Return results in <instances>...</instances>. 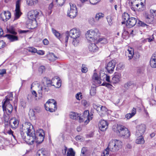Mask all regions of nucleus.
<instances>
[{"mask_svg": "<svg viewBox=\"0 0 156 156\" xmlns=\"http://www.w3.org/2000/svg\"><path fill=\"white\" fill-rule=\"evenodd\" d=\"M22 128L23 132H26L27 135V136L23 135L22 136V138L28 144L31 145L35 141L37 143L40 144L43 141L45 134L43 129H40L37 130L38 136L36 139L34 129L30 123L25 122L23 125Z\"/></svg>", "mask_w": 156, "mask_h": 156, "instance_id": "obj_1", "label": "nucleus"}, {"mask_svg": "<svg viewBox=\"0 0 156 156\" xmlns=\"http://www.w3.org/2000/svg\"><path fill=\"white\" fill-rule=\"evenodd\" d=\"M66 37L65 42L66 45L68 43L69 36L73 39L72 44L75 47L78 46L80 40L81 32L78 29L73 28L69 31H67L66 32Z\"/></svg>", "mask_w": 156, "mask_h": 156, "instance_id": "obj_2", "label": "nucleus"}, {"mask_svg": "<svg viewBox=\"0 0 156 156\" xmlns=\"http://www.w3.org/2000/svg\"><path fill=\"white\" fill-rule=\"evenodd\" d=\"M42 83L44 87L41 85L37 82L33 83L31 85V88L34 87L37 88L38 93L40 94L39 98V99H41L42 98L43 92H48L49 90L48 87L51 85L54 86L52 84V81L46 77L44 78L42 80Z\"/></svg>", "mask_w": 156, "mask_h": 156, "instance_id": "obj_3", "label": "nucleus"}, {"mask_svg": "<svg viewBox=\"0 0 156 156\" xmlns=\"http://www.w3.org/2000/svg\"><path fill=\"white\" fill-rule=\"evenodd\" d=\"M69 116L71 119L78 120L80 122H83L85 125H87L92 118V115H89L88 110L85 111L83 115L81 117L80 116V114L73 112H70Z\"/></svg>", "mask_w": 156, "mask_h": 156, "instance_id": "obj_4", "label": "nucleus"}, {"mask_svg": "<svg viewBox=\"0 0 156 156\" xmlns=\"http://www.w3.org/2000/svg\"><path fill=\"white\" fill-rule=\"evenodd\" d=\"M13 95L12 93H10L8 95L5 97V98L2 101V107L3 112L6 113L7 115H9L12 112L13 109L12 105L10 103V101L12 100Z\"/></svg>", "mask_w": 156, "mask_h": 156, "instance_id": "obj_5", "label": "nucleus"}, {"mask_svg": "<svg viewBox=\"0 0 156 156\" xmlns=\"http://www.w3.org/2000/svg\"><path fill=\"white\" fill-rule=\"evenodd\" d=\"M116 130L113 128L114 131H116L118 134L120 136L124 138L129 137L130 135L127 128L124 126L121 125H117L116 127Z\"/></svg>", "mask_w": 156, "mask_h": 156, "instance_id": "obj_6", "label": "nucleus"}, {"mask_svg": "<svg viewBox=\"0 0 156 156\" xmlns=\"http://www.w3.org/2000/svg\"><path fill=\"white\" fill-rule=\"evenodd\" d=\"M122 142L117 140H112L109 142L107 148L110 151H116L121 147Z\"/></svg>", "mask_w": 156, "mask_h": 156, "instance_id": "obj_7", "label": "nucleus"}, {"mask_svg": "<svg viewBox=\"0 0 156 156\" xmlns=\"http://www.w3.org/2000/svg\"><path fill=\"white\" fill-rule=\"evenodd\" d=\"M85 36L87 39L90 41L97 40L99 37L98 30L97 29L89 30L87 31Z\"/></svg>", "mask_w": 156, "mask_h": 156, "instance_id": "obj_8", "label": "nucleus"}, {"mask_svg": "<svg viewBox=\"0 0 156 156\" xmlns=\"http://www.w3.org/2000/svg\"><path fill=\"white\" fill-rule=\"evenodd\" d=\"M41 14V12L37 10H31L28 13V18L32 21L36 23V19L38 18Z\"/></svg>", "mask_w": 156, "mask_h": 156, "instance_id": "obj_9", "label": "nucleus"}, {"mask_svg": "<svg viewBox=\"0 0 156 156\" xmlns=\"http://www.w3.org/2000/svg\"><path fill=\"white\" fill-rule=\"evenodd\" d=\"M70 9L67 11L68 16L71 18H74L77 14V8L75 5L70 4Z\"/></svg>", "mask_w": 156, "mask_h": 156, "instance_id": "obj_10", "label": "nucleus"}, {"mask_svg": "<svg viewBox=\"0 0 156 156\" xmlns=\"http://www.w3.org/2000/svg\"><path fill=\"white\" fill-rule=\"evenodd\" d=\"M21 0H17L16 2V9L15 13V20L19 19L22 14L20 10Z\"/></svg>", "mask_w": 156, "mask_h": 156, "instance_id": "obj_11", "label": "nucleus"}, {"mask_svg": "<svg viewBox=\"0 0 156 156\" xmlns=\"http://www.w3.org/2000/svg\"><path fill=\"white\" fill-rule=\"evenodd\" d=\"M146 130L145 125L144 124L138 125L136 127V130L135 135L136 136H141L145 133Z\"/></svg>", "mask_w": 156, "mask_h": 156, "instance_id": "obj_12", "label": "nucleus"}, {"mask_svg": "<svg viewBox=\"0 0 156 156\" xmlns=\"http://www.w3.org/2000/svg\"><path fill=\"white\" fill-rule=\"evenodd\" d=\"M116 63L115 60H112L107 64L106 68L108 73H113Z\"/></svg>", "mask_w": 156, "mask_h": 156, "instance_id": "obj_13", "label": "nucleus"}, {"mask_svg": "<svg viewBox=\"0 0 156 156\" xmlns=\"http://www.w3.org/2000/svg\"><path fill=\"white\" fill-rule=\"evenodd\" d=\"M150 13L151 14H150L147 12H145L144 14L146 22L149 24L152 23L154 20V15H153L151 13Z\"/></svg>", "mask_w": 156, "mask_h": 156, "instance_id": "obj_14", "label": "nucleus"}, {"mask_svg": "<svg viewBox=\"0 0 156 156\" xmlns=\"http://www.w3.org/2000/svg\"><path fill=\"white\" fill-rule=\"evenodd\" d=\"M108 126V123L107 122L104 120H101L100 121L98 124L99 129L102 131L106 130Z\"/></svg>", "mask_w": 156, "mask_h": 156, "instance_id": "obj_15", "label": "nucleus"}, {"mask_svg": "<svg viewBox=\"0 0 156 156\" xmlns=\"http://www.w3.org/2000/svg\"><path fill=\"white\" fill-rule=\"evenodd\" d=\"M136 19L134 17H131L129 19L128 21L126 23V25L128 28H131L136 24Z\"/></svg>", "mask_w": 156, "mask_h": 156, "instance_id": "obj_16", "label": "nucleus"}, {"mask_svg": "<svg viewBox=\"0 0 156 156\" xmlns=\"http://www.w3.org/2000/svg\"><path fill=\"white\" fill-rule=\"evenodd\" d=\"M11 13L9 11H5L1 14V19L3 21L5 22L9 20L11 18Z\"/></svg>", "mask_w": 156, "mask_h": 156, "instance_id": "obj_17", "label": "nucleus"}, {"mask_svg": "<svg viewBox=\"0 0 156 156\" xmlns=\"http://www.w3.org/2000/svg\"><path fill=\"white\" fill-rule=\"evenodd\" d=\"M121 78V75L119 73H115L112 79V82L114 83H118Z\"/></svg>", "mask_w": 156, "mask_h": 156, "instance_id": "obj_18", "label": "nucleus"}, {"mask_svg": "<svg viewBox=\"0 0 156 156\" xmlns=\"http://www.w3.org/2000/svg\"><path fill=\"white\" fill-rule=\"evenodd\" d=\"M140 0H130L129 1V4L131 9L133 11H135V9H136V5L138 4Z\"/></svg>", "mask_w": 156, "mask_h": 156, "instance_id": "obj_19", "label": "nucleus"}, {"mask_svg": "<svg viewBox=\"0 0 156 156\" xmlns=\"http://www.w3.org/2000/svg\"><path fill=\"white\" fill-rule=\"evenodd\" d=\"M49 152L45 149L42 148L38 151L37 156H49Z\"/></svg>", "mask_w": 156, "mask_h": 156, "instance_id": "obj_20", "label": "nucleus"}, {"mask_svg": "<svg viewBox=\"0 0 156 156\" xmlns=\"http://www.w3.org/2000/svg\"><path fill=\"white\" fill-rule=\"evenodd\" d=\"M9 123L12 128H16L19 125L18 121L14 118H12L10 119Z\"/></svg>", "mask_w": 156, "mask_h": 156, "instance_id": "obj_21", "label": "nucleus"}, {"mask_svg": "<svg viewBox=\"0 0 156 156\" xmlns=\"http://www.w3.org/2000/svg\"><path fill=\"white\" fill-rule=\"evenodd\" d=\"M96 109L98 111H99V110H100L101 112H100V115L101 116H103L104 115L108 113L107 112L108 109L105 106H98Z\"/></svg>", "mask_w": 156, "mask_h": 156, "instance_id": "obj_22", "label": "nucleus"}, {"mask_svg": "<svg viewBox=\"0 0 156 156\" xmlns=\"http://www.w3.org/2000/svg\"><path fill=\"white\" fill-rule=\"evenodd\" d=\"M150 64L153 68H156V52L153 54L151 58Z\"/></svg>", "mask_w": 156, "mask_h": 156, "instance_id": "obj_23", "label": "nucleus"}, {"mask_svg": "<svg viewBox=\"0 0 156 156\" xmlns=\"http://www.w3.org/2000/svg\"><path fill=\"white\" fill-rule=\"evenodd\" d=\"M89 50L92 52H95L98 51V48L97 46L93 43H90L88 47Z\"/></svg>", "mask_w": 156, "mask_h": 156, "instance_id": "obj_24", "label": "nucleus"}, {"mask_svg": "<svg viewBox=\"0 0 156 156\" xmlns=\"http://www.w3.org/2000/svg\"><path fill=\"white\" fill-rule=\"evenodd\" d=\"M92 78L94 80V82L96 84H100L101 83V77H99L96 73H94V74Z\"/></svg>", "mask_w": 156, "mask_h": 156, "instance_id": "obj_25", "label": "nucleus"}, {"mask_svg": "<svg viewBox=\"0 0 156 156\" xmlns=\"http://www.w3.org/2000/svg\"><path fill=\"white\" fill-rule=\"evenodd\" d=\"M134 55L133 49L132 48H129L127 50L126 52V55L129 58V60L131 59Z\"/></svg>", "mask_w": 156, "mask_h": 156, "instance_id": "obj_26", "label": "nucleus"}, {"mask_svg": "<svg viewBox=\"0 0 156 156\" xmlns=\"http://www.w3.org/2000/svg\"><path fill=\"white\" fill-rule=\"evenodd\" d=\"M105 16L104 14L102 12H98L97 13L95 16V19L98 23L102 20Z\"/></svg>", "mask_w": 156, "mask_h": 156, "instance_id": "obj_27", "label": "nucleus"}, {"mask_svg": "<svg viewBox=\"0 0 156 156\" xmlns=\"http://www.w3.org/2000/svg\"><path fill=\"white\" fill-rule=\"evenodd\" d=\"M145 0H140V2L136 5V9L140 11H142L144 9V2Z\"/></svg>", "mask_w": 156, "mask_h": 156, "instance_id": "obj_28", "label": "nucleus"}, {"mask_svg": "<svg viewBox=\"0 0 156 156\" xmlns=\"http://www.w3.org/2000/svg\"><path fill=\"white\" fill-rule=\"evenodd\" d=\"M129 18V16L128 13H124L122 15V19L123 21L122 22V24H126Z\"/></svg>", "mask_w": 156, "mask_h": 156, "instance_id": "obj_29", "label": "nucleus"}, {"mask_svg": "<svg viewBox=\"0 0 156 156\" xmlns=\"http://www.w3.org/2000/svg\"><path fill=\"white\" fill-rule=\"evenodd\" d=\"M5 37H7L11 41H14L18 40L17 37L14 35L7 34L5 35Z\"/></svg>", "mask_w": 156, "mask_h": 156, "instance_id": "obj_30", "label": "nucleus"}, {"mask_svg": "<svg viewBox=\"0 0 156 156\" xmlns=\"http://www.w3.org/2000/svg\"><path fill=\"white\" fill-rule=\"evenodd\" d=\"M48 59L50 61H53L58 58L57 57L55 56L54 53H49L47 55Z\"/></svg>", "mask_w": 156, "mask_h": 156, "instance_id": "obj_31", "label": "nucleus"}, {"mask_svg": "<svg viewBox=\"0 0 156 156\" xmlns=\"http://www.w3.org/2000/svg\"><path fill=\"white\" fill-rule=\"evenodd\" d=\"M136 137L137 138L136 140V142L137 144H143L144 143L145 141L142 136Z\"/></svg>", "mask_w": 156, "mask_h": 156, "instance_id": "obj_32", "label": "nucleus"}, {"mask_svg": "<svg viewBox=\"0 0 156 156\" xmlns=\"http://www.w3.org/2000/svg\"><path fill=\"white\" fill-rule=\"evenodd\" d=\"M49 106L50 108L49 109V111L50 112H53L56 110V104H53L51 103L49 105Z\"/></svg>", "mask_w": 156, "mask_h": 156, "instance_id": "obj_33", "label": "nucleus"}, {"mask_svg": "<svg viewBox=\"0 0 156 156\" xmlns=\"http://www.w3.org/2000/svg\"><path fill=\"white\" fill-rule=\"evenodd\" d=\"M75 152L72 148L68 149L67 153V156H75Z\"/></svg>", "mask_w": 156, "mask_h": 156, "instance_id": "obj_34", "label": "nucleus"}, {"mask_svg": "<svg viewBox=\"0 0 156 156\" xmlns=\"http://www.w3.org/2000/svg\"><path fill=\"white\" fill-rule=\"evenodd\" d=\"M135 86V84L132 82H129L126 83L124 84V87L125 88L128 89L131 87H134Z\"/></svg>", "mask_w": 156, "mask_h": 156, "instance_id": "obj_35", "label": "nucleus"}, {"mask_svg": "<svg viewBox=\"0 0 156 156\" xmlns=\"http://www.w3.org/2000/svg\"><path fill=\"white\" fill-rule=\"evenodd\" d=\"M37 2V0H27V2L29 5H34Z\"/></svg>", "mask_w": 156, "mask_h": 156, "instance_id": "obj_36", "label": "nucleus"}, {"mask_svg": "<svg viewBox=\"0 0 156 156\" xmlns=\"http://www.w3.org/2000/svg\"><path fill=\"white\" fill-rule=\"evenodd\" d=\"M110 151L107 148L104 150L101 154V156H108L110 154Z\"/></svg>", "mask_w": 156, "mask_h": 156, "instance_id": "obj_37", "label": "nucleus"}, {"mask_svg": "<svg viewBox=\"0 0 156 156\" xmlns=\"http://www.w3.org/2000/svg\"><path fill=\"white\" fill-rule=\"evenodd\" d=\"M29 115L30 118L32 119H35V112L34 110H30L29 113Z\"/></svg>", "mask_w": 156, "mask_h": 156, "instance_id": "obj_38", "label": "nucleus"}, {"mask_svg": "<svg viewBox=\"0 0 156 156\" xmlns=\"http://www.w3.org/2000/svg\"><path fill=\"white\" fill-rule=\"evenodd\" d=\"M103 76H102L103 77V80H105L108 83H111L110 80V76L106 74H103Z\"/></svg>", "mask_w": 156, "mask_h": 156, "instance_id": "obj_39", "label": "nucleus"}, {"mask_svg": "<svg viewBox=\"0 0 156 156\" xmlns=\"http://www.w3.org/2000/svg\"><path fill=\"white\" fill-rule=\"evenodd\" d=\"M52 31L53 34L55 35V36L58 38L59 39L60 38V34L56 30H55L53 28L52 29Z\"/></svg>", "mask_w": 156, "mask_h": 156, "instance_id": "obj_40", "label": "nucleus"}, {"mask_svg": "<svg viewBox=\"0 0 156 156\" xmlns=\"http://www.w3.org/2000/svg\"><path fill=\"white\" fill-rule=\"evenodd\" d=\"M106 19L109 25L110 26L112 25V17L110 16H108L106 17Z\"/></svg>", "mask_w": 156, "mask_h": 156, "instance_id": "obj_41", "label": "nucleus"}, {"mask_svg": "<svg viewBox=\"0 0 156 156\" xmlns=\"http://www.w3.org/2000/svg\"><path fill=\"white\" fill-rule=\"evenodd\" d=\"M89 22L92 25H95L98 23L95 19L93 18H90L89 20Z\"/></svg>", "mask_w": 156, "mask_h": 156, "instance_id": "obj_42", "label": "nucleus"}, {"mask_svg": "<svg viewBox=\"0 0 156 156\" xmlns=\"http://www.w3.org/2000/svg\"><path fill=\"white\" fill-rule=\"evenodd\" d=\"M28 51L32 53H35L37 52V49L34 48L33 47H30L27 49Z\"/></svg>", "mask_w": 156, "mask_h": 156, "instance_id": "obj_43", "label": "nucleus"}, {"mask_svg": "<svg viewBox=\"0 0 156 156\" xmlns=\"http://www.w3.org/2000/svg\"><path fill=\"white\" fill-rule=\"evenodd\" d=\"M5 132L6 133H8L9 135H11L13 137V138L15 140L16 139V136L13 134V132L10 129L8 131H6L5 130Z\"/></svg>", "mask_w": 156, "mask_h": 156, "instance_id": "obj_44", "label": "nucleus"}, {"mask_svg": "<svg viewBox=\"0 0 156 156\" xmlns=\"http://www.w3.org/2000/svg\"><path fill=\"white\" fill-rule=\"evenodd\" d=\"M96 93V88L94 87H92L90 90V94L91 95L94 96Z\"/></svg>", "mask_w": 156, "mask_h": 156, "instance_id": "obj_45", "label": "nucleus"}, {"mask_svg": "<svg viewBox=\"0 0 156 156\" xmlns=\"http://www.w3.org/2000/svg\"><path fill=\"white\" fill-rule=\"evenodd\" d=\"M32 94L34 96V99L36 101H38V100L40 99L39 98V96L40 95V94H39V97L38 98H37V94L36 91L35 90H33L31 91Z\"/></svg>", "mask_w": 156, "mask_h": 156, "instance_id": "obj_46", "label": "nucleus"}, {"mask_svg": "<svg viewBox=\"0 0 156 156\" xmlns=\"http://www.w3.org/2000/svg\"><path fill=\"white\" fill-rule=\"evenodd\" d=\"M98 41L101 43L105 44H106L108 42L107 39L105 38H100L99 39Z\"/></svg>", "mask_w": 156, "mask_h": 156, "instance_id": "obj_47", "label": "nucleus"}, {"mask_svg": "<svg viewBox=\"0 0 156 156\" xmlns=\"http://www.w3.org/2000/svg\"><path fill=\"white\" fill-rule=\"evenodd\" d=\"M87 151V149L86 147H83L81 150V154L80 156H85V154Z\"/></svg>", "mask_w": 156, "mask_h": 156, "instance_id": "obj_48", "label": "nucleus"}, {"mask_svg": "<svg viewBox=\"0 0 156 156\" xmlns=\"http://www.w3.org/2000/svg\"><path fill=\"white\" fill-rule=\"evenodd\" d=\"M56 3L60 6L63 5L65 3V0H55Z\"/></svg>", "mask_w": 156, "mask_h": 156, "instance_id": "obj_49", "label": "nucleus"}, {"mask_svg": "<svg viewBox=\"0 0 156 156\" xmlns=\"http://www.w3.org/2000/svg\"><path fill=\"white\" fill-rule=\"evenodd\" d=\"M103 86H105L107 87L111 88L112 87V86L109 83H103L101 85Z\"/></svg>", "mask_w": 156, "mask_h": 156, "instance_id": "obj_50", "label": "nucleus"}, {"mask_svg": "<svg viewBox=\"0 0 156 156\" xmlns=\"http://www.w3.org/2000/svg\"><path fill=\"white\" fill-rule=\"evenodd\" d=\"M81 103L83 105L86 107L88 106L89 105L88 103L86 100H82L81 101Z\"/></svg>", "mask_w": 156, "mask_h": 156, "instance_id": "obj_51", "label": "nucleus"}, {"mask_svg": "<svg viewBox=\"0 0 156 156\" xmlns=\"http://www.w3.org/2000/svg\"><path fill=\"white\" fill-rule=\"evenodd\" d=\"M45 67L44 66H41L39 68V71L40 73L42 74L44 71Z\"/></svg>", "mask_w": 156, "mask_h": 156, "instance_id": "obj_52", "label": "nucleus"}, {"mask_svg": "<svg viewBox=\"0 0 156 156\" xmlns=\"http://www.w3.org/2000/svg\"><path fill=\"white\" fill-rule=\"evenodd\" d=\"M81 71L82 72L84 73H86L87 71V68L84 65H82Z\"/></svg>", "mask_w": 156, "mask_h": 156, "instance_id": "obj_53", "label": "nucleus"}, {"mask_svg": "<svg viewBox=\"0 0 156 156\" xmlns=\"http://www.w3.org/2000/svg\"><path fill=\"white\" fill-rule=\"evenodd\" d=\"M46 103L48 104V105L49 104H50L51 103L53 104H56V102L53 99H49L46 102Z\"/></svg>", "mask_w": 156, "mask_h": 156, "instance_id": "obj_54", "label": "nucleus"}, {"mask_svg": "<svg viewBox=\"0 0 156 156\" xmlns=\"http://www.w3.org/2000/svg\"><path fill=\"white\" fill-rule=\"evenodd\" d=\"M82 95L81 93H78L76 96V99L78 100H80L82 99Z\"/></svg>", "mask_w": 156, "mask_h": 156, "instance_id": "obj_55", "label": "nucleus"}, {"mask_svg": "<svg viewBox=\"0 0 156 156\" xmlns=\"http://www.w3.org/2000/svg\"><path fill=\"white\" fill-rule=\"evenodd\" d=\"M100 0H89L90 3L93 5H95L98 3Z\"/></svg>", "mask_w": 156, "mask_h": 156, "instance_id": "obj_56", "label": "nucleus"}, {"mask_svg": "<svg viewBox=\"0 0 156 156\" xmlns=\"http://www.w3.org/2000/svg\"><path fill=\"white\" fill-rule=\"evenodd\" d=\"M139 23L140 26L142 27H146L147 28H148L149 26L148 25H147L141 21H140Z\"/></svg>", "mask_w": 156, "mask_h": 156, "instance_id": "obj_57", "label": "nucleus"}, {"mask_svg": "<svg viewBox=\"0 0 156 156\" xmlns=\"http://www.w3.org/2000/svg\"><path fill=\"white\" fill-rule=\"evenodd\" d=\"M133 116L131 113H128L125 115V117L126 119H129L131 118Z\"/></svg>", "mask_w": 156, "mask_h": 156, "instance_id": "obj_58", "label": "nucleus"}, {"mask_svg": "<svg viewBox=\"0 0 156 156\" xmlns=\"http://www.w3.org/2000/svg\"><path fill=\"white\" fill-rule=\"evenodd\" d=\"M154 34H153L150 37L147 38V39L148 40L149 42L153 41L154 39Z\"/></svg>", "mask_w": 156, "mask_h": 156, "instance_id": "obj_59", "label": "nucleus"}, {"mask_svg": "<svg viewBox=\"0 0 156 156\" xmlns=\"http://www.w3.org/2000/svg\"><path fill=\"white\" fill-rule=\"evenodd\" d=\"M5 43L3 41H0V49L4 47L5 46Z\"/></svg>", "mask_w": 156, "mask_h": 156, "instance_id": "obj_60", "label": "nucleus"}, {"mask_svg": "<svg viewBox=\"0 0 156 156\" xmlns=\"http://www.w3.org/2000/svg\"><path fill=\"white\" fill-rule=\"evenodd\" d=\"M38 54L40 55H43L44 54V52L43 51L39 50L37 51V52H36Z\"/></svg>", "mask_w": 156, "mask_h": 156, "instance_id": "obj_61", "label": "nucleus"}, {"mask_svg": "<svg viewBox=\"0 0 156 156\" xmlns=\"http://www.w3.org/2000/svg\"><path fill=\"white\" fill-rule=\"evenodd\" d=\"M9 32L11 34L13 35H16L17 34L16 32L15 31L14 29H11L9 30Z\"/></svg>", "mask_w": 156, "mask_h": 156, "instance_id": "obj_62", "label": "nucleus"}, {"mask_svg": "<svg viewBox=\"0 0 156 156\" xmlns=\"http://www.w3.org/2000/svg\"><path fill=\"white\" fill-rule=\"evenodd\" d=\"M75 138L76 140H80V141H82V140H83V137L80 136H77Z\"/></svg>", "mask_w": 156, "mask_h": 156, "instance_id": "obj_63", "label": "nucleus"}, {"mask_svg": "<svg viewBox=\"0 0 156 156\" xmlns=\"http://www.w3.org/2000/svg\"><path fill=\"white\" fill-rule=\"evenodd\" d=\"M8 116L4 115V120L5 122H8L9 119V115H7Z\"/></svg>", "mask_w": 156, "mask_h": 156, "instance_id": "obj_64", "label": "nucleus"}]
</instances>
